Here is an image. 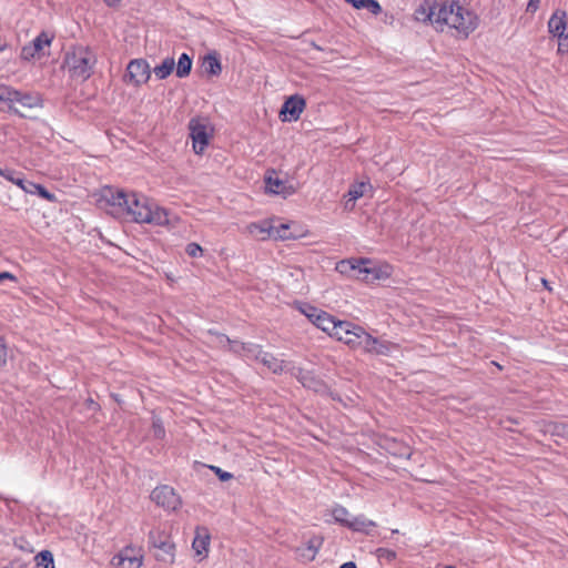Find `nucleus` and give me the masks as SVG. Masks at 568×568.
I'll return each instance as SVG.
<instances>
[{
	"label": "nucleus",
	"instance_id": "f257e3e1",
	"mask_svg": "<svg viewBox=\"0 0 568 568\" xmlns=\"http://www.w3.org/2000/svg\"><path fill=\"white\" fill-rule=\"evenodd\" d=\"M106 202L119 212L125 213L135 223L163 226L169 223L168 212L143 194L123 190L106 189Z\"/></svg>",
	"mask_w": 568,
	"mask_h": 568
},
{
	"label": "nucleus",
	"instance_id": "f03ea898",
	"mask_svg": "<svg viewBox=\"0 0 568 568\" xmlns=\"http://www.w3.org/2000/svg\"><path fill=\"white\" fill-rule=\"evenodd\" d=\"M336 271L348 277L373 283L388 278L393 268L389 264H377L368 258H351L338 262Z\"/></svg>",
	"mask_w": 568,
	"mask_h": 568
},
{
	"label": "nucleus",
	"instance_id": "7ed1b4c3",
	"mask_svg": "<svg viewBox=\"0 0 568 568\" xmlns=\"http://www.w3.org/2000/svg\"><path fill=\"white\" fill-rule=\"evenodd\" d=\"M446 27L467 37L476 29L477 18L456 3L440 4L437 10V18H435V28L438 31H444Z\"/></svg>",
	"mask_w": 568,
	"mask_h": 568
},
{
	"label": "nucleus",
	"instance_id": "20e7f679",
	"mask_svg": "<svg viewBox=\"0 0 568 568\" xmlns=\"http://www.w3.org/2000/svg\"><path fill=\"white\" fill-rule=\"evenodd\" d=\"M64 64L70 78L84 82L97 64L95 53L85 45H75L65 54Z\"/></svg>",
	"mask_w": 568,
	"mask_h": 568
},
{
	"label": "nucleus",
	"instance_id": "39448f33",
	"mask_svg": "<svg viewBox=\"0 0 568 568\" xmlns=\"http://www.w3.org/2000/svg\"><path fill=\"white\" fill-rule=\"evenodd\" d=\"M0 101L8 103L9 111L22 116L14 103H19L23 108L34 109L42 106V99L39 93L36 92H23L16 90L12 87L1 83L0 88Z\"/></svg>",
	"mask_w": 568,
	"mask_h": 568
},
{
	"label": "nucleus",
	"instance_id": "423d86ee",
	"mask_svg": "<svg viewBox=\"0 0 568 568\" xmlns=\"http://www.w3.org/2000/svg\"><path fill=\"white\" fill-rule=\"evenodd\" d=\"M149 544L159 561L172 564L175 559V545L168 530L160 527L149 532Z\"/></svg>",
	"mask_w": 568,
	"mask_h": 568
},
{
	"label": "nucleus",
	"instance_id": "0eeeda50",
	"mask_svg": "<svg viewBox=\"0 0 568 568\" xmlns=\"http://www.w3.org/2000/svg\"><path fill=\"white\" fill-rule=\"evenodd\" d=\"M151 499L168 511H175L182 505V500L174 488L168 485L155 487L151 493Z\"/></svg>",
	"mask_w": 568,
	"mask_h": 568
},
{
	"label": "nucleus",
	"instance_id": "6e6552de",
	"mask_svg": "<svg viewBox=\"0 0 568 568\" xmlns=\"http://www.w3.org/2000/svg\"><path fill=\"white\" fill-rule=\"evenodd\" d=\"M151 77L150 64L144 59L131 60L126 67L124 82L140 87L149 81Z\"/></svg>",
	"mask_w": 568,
	"mask_h": 568
},
{
	"label": "nucleus",
	"instance_id": "1a4fd4ad",
	"mask_svg": "<svg viewBox=\"0 0 568 568\" xmlns=\"http://www.w3.org/2000/svg\"><path fill=\"white\" fill-rule=\"evenodd\" d=\"M362 328L363 327L348 321H337L331 336L347 344L352 348H357Z\"/></svg>",
	"mask_w": 568,
	"mask_h": 568
},
{
	"label": "nucleus",
	"instance_id": "9d476101",
	"mask_svg": "<svg viewBox=\"0 0 568 568\" xmlns=\"http://www.w3.org/2000/svg\"><path fill=\"white\" fill-rule=\"evenodd\" d=\"M548 31L559 39V52L568 51V34H565L566 31V12L557 10L550 17L548 21Z\"/></svg>",
	"mask_w": 568,
	"mask_h": 568
},
{
	"label": "nucleus",
	"instance_id": "9b49d317",
	"mask_svg": "<svg viewBox=\"0 0 568 568\" xmlns=\"http://www.w3.org/2000/svg\"><path fill=\"white\" fill-rule=\"evenodd\" d=\"M190 136L193 142V150L196 154H202L209 145L210 134L206 124L200 120L192 119L189 123Z\"/></svg>",
	"mask_w": 568,
	"mask_h": 568
},
{
	"label": "nucleus",
	"instance_id": "f8f14e48",
	"mask_svg": "<svg viewBox=\"0 0 568 568\" xmlns=\"http://www.w3.org/2000/svg\"><path fill=\"white\" fill-rule=\"evenodd\" d=\"M306 106V101L303 97L295 94L290 97L283 103L280 116L282 121H297Z\"/></svg>",
	"mask_w": 568,
	"mask_h": 568
},
{
	"label": "nucleus",
	"instance_id": "ddd939ff",
	"mask_svg": "<svg viewBox=\"0 0 568 568\" xmlns=\"http://www.w3.org/2000/svg\"><path fill=\"white\" fill-rule=\"evenodd\" d=\"M357 348H362L366 353L387 355L390 351V344L372 336L362 328Z\"/></svg>",
	"mask_w": 568,
	"mask_h": 568
},
{
	"label": "nucleus",
	"instance_id": "4468645a",
	"mask_svg": "<svg viewBox=\"0 0 568 568\" xmlns=\"http://www.w3.org/2000/svg\"><path fill=\"white\" fill-rule=\"evenodd\" d=\"M112 565L118 568H140L141 556H138L133 548L126 547L112 558Z\"/></svg>",
	"mask_w": 568,
	"mask_h": 568
},
{
	"label": "nucleus",
	"instance_id": "2eb2a0df",
	"mask_svg": "<svg viewBox=\"0 0 568 568\" xmlns=\"http://www.w3.org/2000/svg\"><path fill=\"white\" fill-rule=\"evenodd\" d=\"M257 362L262 363L265 367H267L268 371L274 374H281L293 368L290 362L277 358L273 354L264 351H262Z\"/></svg>",
	"mask_w": 568,
	"mask_h": 568
},
{
	"label": "nucleus",
	"instance_id": "dca6fc26",
	"mask_svg": "<svg viewBox=\"0 0 568 568\" xmlns=\"http://www.w3.org/2000/svg\"><path fill=\"white\" fill-rule=\"evenodd\" d=\"M322 546V539L314 537L307 544L296 548V556L303 562H310L315 559L318 549Z\"/></svg>",
	"mask_w": 568,
	"mask_h": 568
},
{
	"label": "nucleus",
	"instance_id": "f3484780",
	"mask_svg": "<svg viewBox=\"0 0 568 568\" xmlns=\"http://www.w3.org/2000/svg\"><path fill=\"white\" fill-rule=\"evenodd\" d=\"M247 232L257 240L273 239L274 225L271 221L254 222L247 225Z\"/></svg>",
	"mask_w": 568,
	"mask_h": 568
},
{
	"label": "nucleus",
	"instance_id": "a211bd4d",
	"mask_svg": "<svg viewBox=\"0 0 568 568\" xmlns=\"http://www.w3.org/2000/svg\"><path fill=\"white\" fill-rule=\"evenodd\" d=\"M439 6L440 4H432L425 1L415 10V19L420 22H430L435 27V18H437Z\"/></svg>",
	"mask_w": 568,
	"mask_h": 568
},
{
	"label": "nucleus",
	"instance_id": "6ab92c4d",
	"mask_svg": "<svg viewBox=\"0 0 568 568\" xmlns=\"http://www.w3.org/2000/svg\"><path fill=\"white\" fill-rule=\"evenodd\" d=\"M210 545V536L206 528H196L192 548L196 556L205 557Z\"/></svg>",
	"mask_w": 568,
	"mask_h": 568
},
{
	"label": "nucleus",
	"instance_id": "aec40b11",
	"mask_svg": "<svg viewBox=\"0 0 568 568\" xmlns=\"http://www.w3.org/2000/svg\"><path fill=\"white\" fill-rule=\"evenodd\" d=\"M294 375L298 378V381L303 384L304 387L311 388L315 392H318L323 388V383L320 378H317L313 372L304 371L298 368Z\"/></svg>",
	"mask_w": 568,
	"mask_h": 568
},
{
	"label": "nucleus",
	"instance_id": "412c9836",
	"mask_svg": "<svg viewBox=\"0 0 568 568\" xmlns=\"http://www.w3.org/2000/svg\"><path fill=\"white\" fill-rule=\"evenodd\" d=\"M337 320L327 312L322 311L321 314L316 315L314 325L326 332L329 336L335 329Z\"/></svg>",
	"mask_w": 568,
	"mask_h": 568
},
{
	"label": "nucleus",
	"instance_id": "4be33fe9",
	"mask_svg": "<svg viewBox=\"0 0 568 568\" xmlns=\"http://www.w3.org/2000/svg\"><path fill=\"white\" fill-rule=\"evenodd\" d=\"M375 526L376 524L373 520H369L364 516H357L351 518V521L347 527L355 531L368 532Z\"/></svg>",
	"mask_w": 568,
	"mask_h": 568
},
{
	"label": "nucleus",
	"instance_id": "5701e85b",
	"mask_svg": "<svg viewBox=\"0 0 568 568\" xmlns=\"http://www.w3.org/2000/svg\"><path fill=\"white\" fill-rule=\"evenodd\" d=\"M203 65L211 75H219L222 72V65L216 53H210L204 58Z\"/></svg>",
	"mask_w": 568,
	"mask_h": 568
},
{
	"label": "nucleus",
	"instance_id": "b1692460",
	"mask_svg": "<svg viewBox=\"0 0 568 568\" xmlns=\"http://www.w3.org/2000/svg\"><path fill=\"white\" fill-rule=\"evenodd\" d=\"M175 61L173 58H165L160 65L153 69L155 77L160 80L166 79L174 70Z\"/></svg>",
	"mask_w": 568,
	"mask_h": 568
},
{
	"label": "nucleus",
	"instance_id": "393cba45",
	"mask_svg": "<svg viewBox=\"0 0 568 568\" xmlns=\"http://www.w3.org/2000/svg\"><path fill=\"white\" fill-rule=\"evenodd\" d=\"M0 175H2L6 180L12 182L13 184L18 185L23 191L32 192V190L28 187V182H26L21 174H18L16 171L1 169Z\"/></svg>",
	"mask_w": 568,
	"mask_h": 568
},
{
	"label": "nucleus",
	"instance_id": "a878e982",
	"mask_svg": "<svg viewBox=\"0 0 568 568\" xmlns=\"http://www.w3.org/2000/svg\"><path fill=\"white\" fill-rule=\"evenodd\" d=\"M290 230H291V224H288V223H282L277 226L274 225L273 239L282 240V241L297 239L298 234L293 233Z\"/></svg>",
	"mask_w": 568,
	"mask_h": 568
},
{
	"label": "nucleus",
	"instance_id": "bb28decb",
	"mask_svg": "<svg viewBox=\"0 0 568 568\" xmlns=\"http://www.w3.org/2000/svg\"><path fill=\"white\" fill-rule=\"evenodd\" d=\"M192 69V59L187 53H182L176 64V77L185 78Z\"/></svg>",
	"mask_w": 568,
	"mask_h": 568
},
{
	"label": "nucleus",
	"instance_id": "cd10ccee",
	"mask_svg": "<svg viewBox=\"0 0 568 568\" xmlns=\"http://www.w3.org/2000/svg\"><path fill=\"white\" fill-rule=\"evenodd\" d=\"M332 516L336 523H339L341 525H343L345 527L348 526L351 518H352L348 510L345 507L339 506V505L335 506L332 509Z\"/></svg>",
	"mask_w": 568,
	"mask_h": 568
},
{
	"label": "nucleus",
	"instance_id": "c85d7f7f",
	"mask_svg": "<svg viewBox=\"0 0 568 568\" xmlns=\"http://www.w3.org/2000/svg\"><path fill=\"white\" fill-rule=\"evenodd\" d=\"M241 349H242V356L247 358V359H255L257 361L261 353H262V347L257 344H253V343H245L244 346H241Z\"/></svg>",
	"mask_w": 568,
	"mask_h": 568
},
{
	"label": "nucleus",
	"instance_id": "c756f323",
	"mask_svg": "<svg viewBox=\"0 0 568 568\" xmlns=\"http://www.w3.org/2000/svg\"><path fill=\"white\" fill-rule=\"evenodd\" d=\"M38 568H54L53 555L49 550H42L36 556Z\"/></svg>",
	"mask_w": 568,
	"mask_h": 568
},
{
	"label": "nucleus",
	"instance_id": "7c9ffc66",
	"mask_svg": "<svg viewBox=\"0 0 568 568\" xmlns=\"http://www.w3.org/2000/svg\"><path fill=\"white\" fill-rule=\"evenodd\" d=\"M28 187L32 190L31 193H37L39 196H41L44 200H48V201H51V202L55 200V196L52 193H50L41 184H36L33 182H28Z\"/></svg>",
	"mask_w": 568,
	"mask_h": 568
},
{
	"label": "nucleus",
	"instance_id": "2f4dec72",
	"mask_svg": "<svg viewBox=\"0 0 568 568\" xmlns=\"http://www.w3.org/2000/svg\"><path fill=\"white\" fill-rule=\"evenodd\" d=\"M52 41V37H49L48 33L41 32L39 36H37L31 43V45L37 49V51L40 53V51L45 47L50 45Z\"/></svg>",
	"mask_w": 568,
	"mask_h": 568
},
{
	"label": "nucleus",
	"instance_id": "473e14b6",
	"mask_svg": "<svg viewBox=\"0 0 568 568\" xmlns=\"http://www.w3.org/2000/svg\"><path fill=\"white\" fill-rule=\"evenodd\" d=\"M217 339H219L220 344L226 343L229 345L231 352L242 356L241 346H244L245 343H242L239 341H232L223 334L217 335Z\"/></svg>",
	"mask_w": 568,
	"mask_h": 568
},
{
	"label": "nucleus",
	"instance_id": "72a5a7b5",
	"mask_svg": "<svg viewBox=\"0 0 568 568\" xmlns=\"http://www.w3.org/2000/svg\"><path fill=\"white\" fill-rule=\"evenodd\" d=\"M266 189L274 194H284V183L277 178L266 179Z\"/></svg>",
	"mask_w": 568,
	"mask_h": 568
},
{
	"label": "nucleus",
	"instance_id": "f704fd0d",
	"mask_svg": "<svg viewBox=\"0 0 568 568\" xmlns=\"http://www.w3.org/2000/svg\"><path fill=\"white\" fill-rule=\"evenodd\" d=\"M364 183H359L357 185H354L348 192V201L346 202V206L348 205V202H355L357 199L362 197L364 195Z\"/></svg>",
	"mask_w": 568,
	"mask_h": 568
},
{
	"label": "nucleus",
	"instance_id": "c9c22d12",
	"mask_svg": "<svg viewBox=\"0 0 568 568\" xmlns=\"http://www.w3.org/2000/svg\"><path fill=\"white\" fill-rule=\"evenodd\" d=\"M361 9H366L373 14H378L382 11V7L376 0H363Z\"/></svg>",
	"mask_w": 568,
	"mask_h": 568
},
{
	"label": "nucleus",
	"instance_id": "e433bc0d",
	"mask_svg": "<svg viewBox=\"0 0 568 568\" xmlns=\"http://www.w3.org/2000/svg\"><path fill=\"white\" fill-rule=\"evenodd\" d=\"M152 430L155 438H163L165 435L164 426L159 417H153Z\"/></svg>",
	"mask_w": 568,
	"mask_h": 568
},
{
	"label": "nucleus",
	"instance_id": "4c0bfd02",
	"mask_svg": "<svg viewBox=\"0 0 568 568\" xmlns=\"http://www.w3.org/2000/svg\"><path fill=\"white\" fill-rule=\"evenodd\" d=\"M37 54H39V52L31 45V43L24 45L21 50V59L27 61L33 59Z\"/></svg>",
	"mask_w": 568,
	"mask_h": 568
},
{
	"label": "nucleus",
	"instance_id": "58836bf2",
	"mask_svg": "<svg viewBox=\"0 0 568 568\" xmlns=\"http://www.w3.org/2000/svg\"><path fill=\"white\" fill-rule=\"evenodd\" d=\"M302 312L314 324L316 315L321 314L322 310H318L312 305H305V307L302 308Z\"/></svg>",
	"mask_w": 568,
	"mask_h": 568
},
{
	"label": "nucleus",
	"instance_id": "ea45409f",
	"mask_svg": "<svg viewBox=\"0 0 568 568\" xmlns=\"http://www.w3.org/2000/svg\"><path fill=\"white\" fill-rule=\"evenodd\" d=\"M185 252L191 257H197L202 255L203 250L197 243H189L186 245Z\"/></svg>",
	"mask_w": 568,
	"mask_h": 568
},
{
	"label": "nucleus",
	"instance_id": "a19ab883",
	"mask_svg": "<svg viewBox=\"0 0 568 568\" xmlns=\"http://www.w3.org/2000/svg\"><path fill=\"white\" fill-rule=\"evenodd\" d=\"M210 468L216 474V476L220 478V480L222 481H226V480H230L233 475L229 471H225L223 469H221L220 467H216V466H210Z\"/></svg>",
	"mask_w": 568,
	"mask_h": 568
},
{
	"label": "nucleus",
	"instance_id": "79ce46f5",
	"mask_svg": "<svg viewBox=\"0 0 568 568\" xmlns=\"http://www.w3.org/2000/svg\"><path fill=\"white\" fill-rule=\"evenodd\" d=\"M8 357V347L2 337H0V366L6 365Z\"/></svg>",
	"mask_w": 568,
	"mask_h": 568
},
{
	"label": "nucleus",
	"instance_id": "37998d69",
	"mask_svg": "<svg viewBox=\"0 0 568 568\" xmlns=\"http://www.w3.org/2000/svg\"><path fill=\"white\" fill-rule=\"evenodd\" d=\"M539 4H540V0H529L528 4H527V8H526V11L530 12V13H534V12H536L538 10Z\"/></svg>",
	"mask_w": 568,
	"mask_h": 568
},
{
	"label": "nucleus",
	"instance_id": "c03bdc74",
	"mask_svg": "<svg viewBox=\"0 0 568 568\" xmlns=\"http://www.w3.org/2000/svg\"><path fill=\"white\" fill-rule=\"evenodd\" d=\"M3 280L16 281V276L10 272H0V282Z\"/></svg>",
	"mask_w": 568,
	"mask_h": 568
},
{
	"label": "nucleus",
	"instance_id": "a18cd8bd",
	"mask_svg": "<svg viewBox=\"0 0 568 568\" xmlns=\"http://www.w3.org/2000/svg\"><path fill=\"white\" fill-rule=\"evenodd\" d=\"M341 568H357L353 561L345 562L341 566Z\"/></svg>",
	"mask_w": 568,
	"mask_h": 568
},
{
	"label": "nucleus",
	"instance_id": "49530a36",
	"mask_svg": "<svg viewBox=\"0 0 568 568\" xmlns=\"http://www.w3.org/2000/svg\"><path fill=\"white\" fill-rule=\"evenodd\" d=\"M121 0H104L109 7L116 6Z\"/></svg>",
	"mask_w": 568,
	"mask_h": 568
},
{
	"label": "nucleus",
	"instance_id": "de8ad7c7",
	"mask_svg": "<svg viewBox=\"0 0 568 568\" xmlns=\"http://www.w3.org/2000/svg\"><path fill=\"white\" fill-rule=\"evenodd\" d=\"M387 557H389V558H394V557H395V552H393V551H388V552H387Z\"/></svg>",
	"mask_w": 568,
	"mask_h": 568
},
{
	"label": "nucleus",
	"instance_id": "09e8293b",
	"mask_svg": "<svg viewBox=\"0 0 568 568\" xmlns=\"http://www.w3.org/2000/svg\"><path fill=\"white\" fill-rule=\"evenodd\" d=\"M6 48H7V45H6V44L0 45V52H1V51H3Z\"/></svg>",
	"mask_w": 568,
	"mask_h": 568
},
{
	"label": "nucleus",
	"instance_id": "8fccbe9b",
	"mask_svg": "<svg viewBox=\"0 0 568 568\" xmlns=\"http://www.w3.org/2000/svg\"><path fill=\"white\" fill-rule=\"evenodd\" d=\"M444 568H456L455 566H446Z\"/></svg>",
	"mask_w": 568,
	"mask_h": 568
}]
</instances>
